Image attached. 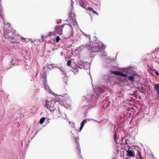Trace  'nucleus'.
<instances>
[{"instance_id":"1","label":"nucleus","mask_w":159,"mask_h":159,"mask_svg":"<svg viewBox=\"0 0 159 159\" xmlns=\"http://www.w3.org/2000/svg\"><path fill=\"white\" fill-rule=\"evenodd\" d=\"M58 104H61L60 101H56L55 100H52L50 101L47 100L46 102L45 107L48 109H49L51 112H53L57 107Z\"/></svg>"},{"instance_id":"2","label":"nucleus","mask_w":159,"mask_h":159,"mask_svg":"<svg viewBox=\"0 0 159 159\" xmlns=\"http://www.w3.org/2000/svg\"><path fill=\"white\" fill-rule=\"evenodd\" d=\"M63 27V25H59L56 26L55 32H50L48 35L51 36L52 35H56L57 34L60 35H62Z\"/></svg>"},{"instance_id":"3","label":"nucleus","mask_w":159,"mask_h":159,"mask_svg":"<svg viewBox=\"0 0 159 159\" xmlns=\"http://www.w3.org/2000/svg\"><path fill=\"white\" fill-rule=\"evenodd\" d=\"M64 97H62L61 95L59 96V98L61 100V101H63V104L64 106L66 108H68L71 105V100L68 98L64 100Z\"/></svg>"},{"instance_id":"4","label":"nucleus","mask_w":159,"mask_h":159,"mask_svg":"<svg viewBox=\"0 0 159 159\" xmlns=\"http://www.w3.org/2000/svg\"><path fill=\"white\" fill-rule=\"evenodd\" d=\"M69 25L72 29V33L73 32V29L77 30L78 27V24L76 21L74 19H72L71 20L69 24Z\"/></svg>"},{"instance_id":"5","label":"nucleus","mask_w":159,"mask_h":159,"mask_svg":"<svg viewBox=\"0 0 159 159\" xmlns=\"http://www.w3.org/2000/svg\"><path fill=\"white\" fill-rule=\"evenodd\" d=\"M126 155L129 157H134L135 156V152L134 150H128L126 151Z\"/></svg>"},{"instance_id":"6","label":"nucleus","mask_w":159,"mask_h":159,"mask_svg":"<svg viewBox=\"0 0 159 159\" xmlns=\"http://www.w3.org/2000/svg\"><path fill=\"white\" fill-rule=\"evenodd\" d=\"M104 89L105 88L104 87L102 88H101L100 87L98 89V90L97 91V94L99 95L100 94V93H103L105 92Z\"/></svg>"},{"instance_id":"7","label":"nucleus","mask_w":159,"mask_h":159,"mask_svg":"<svg viewBox=\"0 0 159 159\" xmlns=\"http://www.w3.org/2000/svg\"><path fill=\"white\" fill-rule=\"evenodd\" d=\"M44 88L45 89L47 90V92L52 94H53V92L50 90L49 87L47 85H45Z\"/></svg>"},{"instance_id":"8","label":"nucleus","mask_w":159,"mask_h":159,"mask_svg":"<svg viewBox=\"0 0 159 159\" xmlns=\"http://www.w3.org/2000/svg\"><path fill=\"white\" fill-rule=\"evenodd\" d=\"M96 49H95V48H93L92 50V52H97L100 49V46H96Z\"/></svg>"},{"instance_id":"9","label":"nucleus","mask_w":159,"mask_h":159,"mask_svg":"<svg viewBox=\"0 0 159 159\" xmlns=\"http://www.w3.org/2000/svg\"><path fill=\"white\" fill-rule=\"evenodd\" d=\"M111 73L116 75H120V72L116 71H112Z\"/></svg>"},{"instance_id":"10","label":"nucleus","mask_w":159,"mask_h":159,"mask_svg":"<svg viewBox=\"0 0 159 159\" xmlns=\"http://www.w3.org/2000/svg\"><path fill=\"white\" fill-rule=\"evenodd\" d=\"M128 79L130 81H134V77L133 75H130L128 77Z\"/></svg>"},{"instance_id":"11","label":"nucleus","mask_w":159,"mask_h":159,"mask_svg":"<svg viewBox=\"0 0 159 159\" xmlns=\"http://www.w3.org/2000/svg\"><path fill=\"white\" fill-rule=\"evenodd\" d=\"M45 118L44 117H43L39 121V123L40 124H42L45 120Z\"/></svg>"},{"instance_id":"12","label":"nucleus","mask_w":159,"mask_h":159,"mask_svg":"<svg viewBox=\"0 0 159 159\" xmlns=\"http://www.w3.org/2000/svg\"><path fill=\"white\" fill-rule=\"evenodd\" d=\"M21 39L22 41L25 43H26L29 42L30 40L28 39H25L24 38H22Z\"/></svg>"},{"instance_id":"13","label":"nucleus","mask_w":159,"mask_h":159,"mask_svg":"<svg viewBox=\"0 0 159 159\" xmlns=\"http://www.w3.org/2000/svg\"><path fill=\"white\" fill-rule=\"evenodd\" d=\"M120 76H122V77H126L127 76V75L126 74H124L122 72H120Z\"/></svg>"},{"instance_id":"14","label":"nucleus","mask_w":159,"mask_h":159,"mask_svg":"<svg viewBox=\"0 0 159 159\" xmlns=\"http://www.w3.org/2000/svg\"><path fill=\"white\" fill-rule=\"evenodd\" d=\"M87 120V119H85V120H84L81 123V125L84 126V125L86 123V121Z\"/></svg>"},{"instance_id":"15","label":"nucleus","mask_w":159,"mask_h":159,"mask_svg":"<svg viewBox=\"0 0 159 159\" xmlns=\"http://www.w3.org/2000/svg\"><path fill=\"white\" fill-rule=\"evenodd\" d=\"M89 8L90 9V10H91L93 13L96 14L97 15H98V12L95 11L91 7H89Z\"/></svg>"},{"instance_id":"16","label":"nucleus","mask_w":159,"mask_h":159,"mask_svg":"<svg viewBox=\"0 0 159 159\" xmlns=\"http://www.w3.org/2000/svg\"><path fill=\"white\" fill-rule=\"evenodd\" d=\"M61 40V39L60 38L59 36H57L56 38V42L57 43H58Z\"/></svg>"},{"instance_id":"17","label":"nucleus","mask_w":159,"mask_h":159,"mask_svg":"<svg viewBox=\"0 0 159 159\" xmlns=\"http://www.w3.org/2000/svg\"><path fill=\"white\" fill-rule=\"evenodd\" d=\"M48 67L50 69H52L53 68V66L52 64H50L48 66Z\"/></svg>"},{"instance_id":"18","label":"nucleus","mask_w":159,"mask_h":159,"mask_svg":"<svg viewBox=\"0 0 159 159\" xmlns=\"http://www.w3.org/2000/svg\"><path fill=\"white\" fill-rule=\"evenodd\" d=\"M114 139L115 142H116V139H117V135L116 134H115L114 136Z\"/></svg>"},{"instance_id":"19","label":"nucleus","mask_w":159,"mask_h":159,"mask_svg":"<svg viewBox=\"0 0 159 159\" xmlns=\"http://www.w3.org/2000/svg\"><path fill=\"white\" fill-rule=\"evenodd\" d=\"M81 3H80V6H81V7H82L84 8H85V4L84 3L82 2V1H81Z\"/></svg>"},{"instance_id":"20","label":"nucleus","mask_w":159,"mask_h":159,"mask_svg":"<svg viewBox=\"0 0 159 159\" xmlns=\"http://www.w3.org/2000/svg\"><path fill=\"white\" fill-rule=\"evenodd\" d=\"M67 65L68 66H70L71 65V61L70 60L68 61L67 63Z\"/></svg>"},{"instance_id":"21","label":"nucleus","mask_w":159,"mask_h":159,"mask_svg":"<svg viewBox=\"0 0 159 159\" xmlns=\"http://www.w3.org/2000/svg\"><path fill=\"white\" fill-rule=\"evenodd\" d=\"M103 53H102V54L103 55V56H106L107 55V52H102Z\"/></svg>"},{"instance_id":"22","label":"nucleus","mask_w":159,"mask_h":159,"mask_svg":"<svg viewBox=\"0 0 159 159\" xmlns=\"http://www.w3.org/2000/svg\"><path fill=\"white\" fill-rule=\"evenodd\" d=\"M137 152H138V154H139V156H141V153H140V152L139 151V150H137Z\"/></svg>"},{"instance_id":"23","label":"nucleus","mask_w":159,"mask_h":159,"mask_svg":"<svg viewBox=\"0 0 159 159\" xmlns=\"http://www.w3.org/2000/svg\"><path fill=\"white\" fill-rule=\"evenodd\" d=\"M83 127V126L81 125V126H80V131L81 130Z\"/></svg>"},{"instance_id":"24","label":"nucleus","mask_w":159,"mask_h":159,"mask_svg":"<svg viewBox=\"0 0 159 159\" xmlns=\"http://www.w3.org/2000/svg\"><path fill=\"white\" fill-rule=\"evenodd\" d=\"M155 73L157 75H159V72L158 71H156L155 72Z\"/></svg>"},{"instance_id":"25","label":"nucleus","mask_w":159,"mask_h":159,"mask_svg":"<svg viewBox=\"0 0 159 159\" xmlns=\"http://www.w3.org/2000/svg\"><path fill=\"white\" fill-rule=\"evenodd\" d=\"M46 75L45 74H44V75H42V77H43L45 78L46 77Z\"/></svg>"},{"instance_id":"26","label":"nucleus","mask_w":159,"mask_h":159,"mask_svg":"<svg viewBox=\"0 0 159 159\" xmlns=\"http://www.w3.org/2000/svg\"><path fill=\"white\" fill-rule=\"evenodd\" d=\"M74 3V2L72 1V2H71V6H72L73 7V3Z\"/></svg>"},{"instance_id":"27","label":"nucleus","mask_w":159,"mask_h":159,"mask_svg":"<svg viewBox=\"0 0 159 159\" xmlns=\"http://www.w3.org/2000/svg\"><path fill=\"white\" fill-rule=\"evenodd\" d=\"M60 70L62 71H64V69H63V70H61V69H60Z\"/></svg>"},{"instance_id":"28","label":"nucleus","mask_w":159,"mask_h":159,"mask_svg":"<svg viewBox=\"0 0 159 159\" xmlns=\"http://www.w3.org/2000/svg\"><path fill=\"white\" fill-rule=\"evenodd\" d=\"M83 46H82H82H81L80 47V48H83Z\"/></svg>"},{"instance_id":"29","label":"nucleus","mask_w":159,"mask_h":159,"mask_svg":"<svg viewBox=\"0 0 159 159\" xmlns=\"http://www.w3.org/2000/svg\"><path fill=\"white\" fill-rule=\"evenodd\" d=\"M75 70H76V71H78V70L77 69H75Z\"/></svg>"},{"instance_id":"30","label":"nucleus","mask_w":159,"mask_h":159,"mask_svg":"<svg viewBox=\"0 0 159 159\" xmlns=\"http://www.w3.org/2000/svg\"><path fill=\"white\" fill-rule=\"evenodd\" d=\"M10 32H9V34H10Z\"/></svg>"},{"instance_id":"31","label":"nucleus","mask_w":159,"mask_h":159,"mask_svg":"<svg viewBox=\"0 0 159 159\" xmlns=\"http://www.w3.org/2000/svg\"><path fill=\"white\" fill-rule=\"evenodd\" d=\"M42 38L43 39V37H42Z\"/></svg>"},{"instance_id":"32","label":"nucleus","mask_w":159,"mask_h":159,"mask_svg":"<svg viewBox=\"0 0 159 159\" xmlns=\"http://www.w3.org/2000/svg\"><path fill=\"white\" fill-rule=\"evenodd\" d=\"M79 1H80V0H79Z\"/></svg>"}]
</instances>
